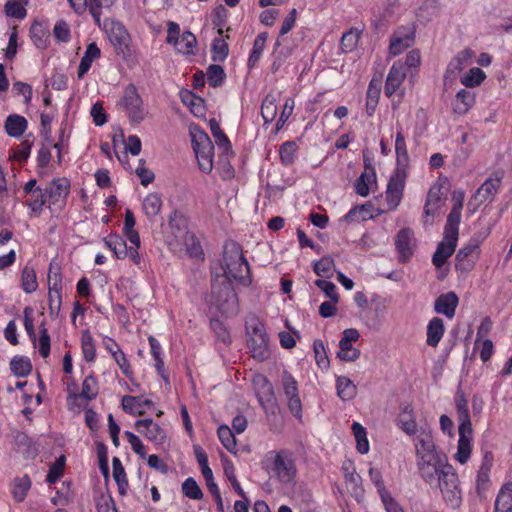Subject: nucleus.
I'll list each match as a JSON object with an SVG mask.
<instances>
[{
  "label": "nucleus",
  "instance_id": "38",
  "mask_svg": "<svg viewBox=\"0 0 512 512\" xmlns=\"http://www.w3.org/2000/svg\"><path fill=\"white\" fill-rule=\"evenodd\" d=\"M473 54V51L470 49H464L457 53V55L450 61L447 72L456 74L462 71L470 62Z\"/></svg>",
  "mask_w": 512,
  "mask_h": 512
},
{
  "label": "nucleus",
  "instance_id": "23",
  "mask_svg": "<svg viewBox=\"0 0 512 512\" xmlns=\"http://www.w3.org/2000/svg\"><path fill=\"white\" fill-rule=\"evenodd\" d=\"M252 382L257 399L263 407L265 406V403H269L274 399L273 386L264 375H255Z\"/></svg>",
  "mask_w": 512,
  "mask_h": 512
},
{
  "label": "nucleus",
  "instance_id": "20",
  "mask_svg": "<svg viewBox=\"0 0 512 512\" xmlns=\"http://www.w3.org/2000/svg\"><path fill=\"white\" fill-rule=\"evenodd\" d=\"M45 189L48 200L56 204L65 201L70 191V183L66 178H57L52 180Z\"/></svg>",
  "mask_w": 512,
  "mask_h": 512
},
{
  "label": "nucleus",
  "instance_id": "36",
  "mask_svg": "<svg viewBox=\"0 0 512 512\" xmlns=\"http://www.w3.org/2000/svg\"><path fill=\"white\" fill-rule=\"evenodd\" d=\"M31 487V480L28 475L17 477L11 484V493L17 502H22L27 496Z\"/></svg>",
  "mask_w": 512,
  "mask_h": 512
},
{
  "label": "nucleus",
  "instance_id": "58",
  "mask_svg": "<svg viewBox=\"0 0 512 512\" xmlns=\"http://www.w3.org/2000/svg\"><path fill=\"white\" fill-rule=\"evenodd\" d=\"M47 200L46 189L39 188L31 194V198L27 205L33 212H40Z\"/></svg>",
  "mask_w": 512,
  "mask_h": 512
},
{
  "label": "nucleus",
  "instance_id": "22",
  "mask_svg": "<svg viewBox=\"0 0 512 512\" xmlns=\"http://www.w3.org/2000/svg\"><path fill=\"white\" fill-rule=\"evenodd\" d=\"M443 183L438 180L435 182L429 189L425 206L424 213L426 216H433L440 208L441 202L443 200Z\"/></svg>",
  "mask_w": 512,
  "mask_h": 512
},
{
  "label": "nucleus",
  "instance_id": "49",
  "mask_svg": "<svg viewBox=\"0 0 512 512\" xmlns=\"http://www.w3.org/2000/svg\"><path fill=\"white\" fill-rule=\"evenodd\" d=\"M22 288L26 293H33L38 287L36 274L33 268L25 266L21 274Z\"/></svg>",
  "mask_w": 512,
  "mask_h": 512
},
{
  "label": "nucleus",
  "instance_id": "46",
  "mask_svg": "<svg viewBox=\"0 0 512 512\" xmlns=\"http://www.w3.org/2000/svg\"><path fill=\"white\" fill-rule=\"evenodd\" d=\"M352 431L357 442V450L361 454L369 451V442L365 428L358 422L352 424Z\"/></svg>",
  "mask_w": 512,
  "mask_h": 512
},
{
  "label": "nucleus",
  "instance_id": "28",
  "mask_svg": "<svg viewBox=\"0 0 512 512\" xmlns=\"http://www.w3.org/2000/svg\"><path fill=\"white\" fill-rule=\"evenodd\" d=\"M494 509L495 512H512V482L505 483L500 488Z\"/></svg>",
  "mask_w": 512,
  "mask_h": 512
},
{
  "label": "nucleus",
  "instance_id": "13",
  "mask_svg": "<svg viewBox=\"0 0 512 512\" xmlns=\"http://www.w3.org/2000/svg\"><path fill=\"white\" fill-rule=\"evenodd\" d=\"M70 7L77 14H83L89 10L97 24L100 23L101 10L112 5L113 0H67Z\"/></svg>",
  "mask_w": 512,
  "mask_h": 512
},
{
  "label": "nucleus",
  "instance_id": "31",
  "mask_svg": "<svg viewBox=\"0 0 512 512\" xmlns=\"http://www.w3.org/2000/svg\"><path fill=\"white\" fill-rule=\"evenodd\" d=\"M398 425L406 434L413 435L417 431V423L410 405H404L398 417Z\"/></svg>",
  "mask_w": 512,
  "mask_h": 512
},
{
  "label": "nucleus",
  "instance_id": "45",
  "mask_svg": "<svg viewBox=\"0 0 512 512\" xmlns=\"http://www.w3.org/2000/svg\"><path fill=\"white\" fill-rule=\"evenodd\" d=\"M81 349L83 357L86 361L92 362L96 356L95 344L91 333L88 330L82 332L81 336Z\"/></svg>",
  "mask_w": 512,
  "mask_h": 512
},
{
  "label": "nucleus",
  "instance_id": "33",
  "mask_svg": "<svg viewBox=\"0 0 512 512\" xmlns=\"http://www.w3.org/2000/svg\"><path fill=\"white\" fill-rule=\"evenodd\" d=\"M337 395L343 400L348 401L357 395L356 385L346 376H339L336 379Z\"/></svg>",
  "mask_w": 512,
  "mask_h": 512
},
{
  "label": "nucleus",
  "instance_id": "64",
  "mask_svg": "<svg viewBox=\"0 0 512 512\" xmlns=\"http://www.w3.org/2000/svg\"><path fill=\"white\" fill-rule=\"evenodd\" d=\"M369 215L370 211L368 205L356 206L345 215V220L349 222H360L366 220Z\"/></svg>",
  "mask_w": 512,
  "mask_h": 512
},
{
  "label": "nucleus",
  "instance_id": "3",
  "mask_svg": "<svg viewBox=\"0 0 512 512\" xmlns=\"http://www.w3.org/2000/svg\"><path fill=\"white\" fill-rule=\"evenodd\" d=\"M116 106L126 115L133 125H138L143 122L149 114L148 107L145 105L134 84H129L123 89Z\"/></svg>",
  "mask_w": 512,
  "mask_h": 512
},
{
  "label": "nucleus",
  "instance_id": "51",
  "mask_svg": "<svg viewBox=\"0 0 512 512\" xmlns=\"http://www.w3.org/2000/svg\"><path fill=\"white\" fill-rule=\"evenodd\" d=\"M211 52L212 60L215 62H221L227 58L229 53L228 44L224 39L221 38V36L213 40Z\"/></svg>",
  "mask_w": 512,
  "mask_h": 512
},
{
  "label": "nucleus",
  "instance_id": "1",
  "mask_svg": "<svg viewBox=\"0 0 512 512\" xmlns=\"http://www.w3.org/2000/svg\"><path fill=\"white\" fill-rule=\"evenodd\" d=\"M224 290L227 295L234 297L231 287L233 281L242 286H249L252 283L250 267L243 255L242 247L235 241H227L223 251Z\"/></svg>",
  "mask_w": 512,
  "mask_h": 512
},
{
  "label": "nucleus",
  "instance_id": "60",
  "mask_svg": "<svg viewBox=\"0 0 512 512\" xmlns=\"http://www.w3.org/2000/svg\"><path fill=\"white\" fill-rule=\"evenodd\" d=\"M182 492L190 499L199 500L203 497V493L197 482L192 478H187L182 484Z\"/></svg>",
  "mask_w": 512,
  "mask_h": 512
},
{
  "label": "nucleus",
  "instance_id": "18",
  "mask_svg": "<svg viewBox=\"0 0 512 512\" xmlns=\"http://www.w3.org/2000/svg\"><path fill=\"white\" fill-rule=\"evenodd\" d=\"M395 245L401 262L408 261L414 250V235L410 229H402L398 232Z\"/></svg>",
  "mask_w": 512,
  "mask_h": 512
},
{
  "label": "nucleus",
  "instance_id": "29",
  "mask_svg": "<svg viewBox=\"0 0 512 512\" xmlns=\"http://www.w3.org/2000/svg\"><path fill=\"white\" fill-rule=\"evenodd\" d=\"M105 246L110 249L117 259H125L128 256V246L125 240L118 234H110L104 238Z\"/></svg>",
  "mask_w": 512,
  "mask_h": 512
},
{
  "label": "nucleus",
  "instance_id": "2",
  "mask_svg": "<svg viewBox=\"0 0 512 512\" xmlns=\"http://www.w3.org/2000/svg\"><path fill=\"white\" fill-rule=\"evenodd\" d=\"M263 468L281 484L294 482L297 468L293 453L286 449L269 451L264 460Z\"/></svg>",
  "mask_w": 512,
  "mask_h": 512
},
{
  "label": "nucleus",
  "instance_id": "21",
  "mask_svg": "<svg viewBox=\"0 0 512 512\" xmlns=\"http://www.w3.org/2000/svg\"><path fill=\"white\" fill-rule=\"evenodd\" d=\"M459 298L454 292H448L438 296L434 302V310L438 314H443L449 319L455 315Z\"/></svg>",
  "mask_w": 512,
  "mask_h": 512
},
{
  "label": "nucleus",
  "instance_id": "27",
  "mask_svg": "<svg viewBox=\"0 0 512 512\" xmlns=\"http://www.w3.org/2000/svg\"><path fill=\"white\" fill-rule=\"evenodd\" d=\"M101 55V50L95 42L88 44L78 67V78L81 79L89 71L94 60Z\"/></svg>",
  "mask_w": 512,
  "mask_h": 512
},
{
  "label": "nucleus",
  "instance_id": "43",
  "mask_svg": "<svg viewBox=\"0 0 512 512\" xmlns=\"http://www.w3.org/2000/svg\"><path fill=\"white\" fill-rule=\"evenodd\" d=\"M460 219L461 211L459 210V206L453 207L447 217L444 234L458 237Z\"/></svg>",
  "mask_w": 512,
  "mask_h": 512
},
{
  "label": "nucleus",
  "instance_id": "16",
  "mask_svg": "<svg viewBox=\"0 0 512 512\" xmlns=\"http://www.w3.org/2000/svg\"><path fill=\"white\" fill-rule=\"evenodd\" d=\"M406 77V69L400 61L395 62L389 70L386 78L384 93L391 97L402 85Z\"/></svg>",
  "mask_w": 512,
  "mask_h": 512
},
{
  "label": "nucleus",
  "instance_id": "10",
  "mask_svg": "<svg viewBox=\"0 0 512 512\" xmlns=\"http://www.w3.org/2000/svg\"><path fill=\"white\" fill-rule=\"evenodd\" d=\"M282 388L288 400L289 410L294 416L299 417L302 412V404L298 392V383L288 371H284L282 374Z\"/></svg>",
  "mask_w": 512,
  "mask_h": 512
},
{
  "label": "nucleus",
  "instance_id": "35",
  "mask_svg": "<svg viewBox=\"0 0 512 512\" xmlns=\"http://www.w3.org/2000/svg\"><path fill=\"white\" fill-rule=\"evenodd\" d=\"M108 37L115 47H121L128 40V32L122 23L112 21L108 28Z\"/></svg>",
  "mask_w": 512,
  "mask_h": 512
},
{
  "label": "nucleus",
  "instance_id": "19",
  "mask_svg": "<svg viewBox=\"0 0 512 512\" xmlns=\"http://www.w3.org/2000/svg\"><path fill=\"white\" fill-rule=\"evenodd\" d=\"M458 445L454 457L460 464L469 460L472 452V428H458Z\"/></svg>",
  "mask_w": 512,
  "mask_h": 512
},
{
  "label": "nucleus",
  "instance_id": "9",
  "mask_svg": "<svg viewBox=\"0 0 512 512\" xmlns=\"http://www.w3.org/2000/svg\"><path fill=\"white\" fill-rule=\"evenodd\" d=\"M360 337L358 330L354 328L345 329L342 333V338L339 341V351L337 357L343 361H355L360 356V350L353 346Z\"/></svg>",
  "mask_w": 512,
  "mask_h": 512
},
{
  "label": "nucleus",
  "instance_id": "56",
  "mask_svg": "<svg viewBox=\"0 0 512 512\" xmlns=\"http://www.w3.org/2000/svg\"><path fill=\"white\" fill-rule=\"evenodd\" d=\"M206 76L209 84L213 87L220 86L226 77L222 66L216 64H212L207 68Z\"/></svg>",
  "mask_w": 512,
  "mask_h": 512
},
{
  "label": "nucleus",
  "instance_id": "57",
  "mask_svg": "<svg viewBox=\"0 0 512 512\" xmlns=\"http://www.w3.org/2000/svg\"><path fill=\"white\" fill-rule=\"evenodd\" d=\"M296 151L297 147L294 142H284L279 149L281 162L286 166L291 165L295 160Z\"/></svg>",
  "mask_w": 512,
  "mask_h": 512
},
{
  "label": "nucleus",
  "instance_id": "17",
  "mask_svg": "<svg viewBox=\"0 0 512 512\" xmlns=\"http://www.w3.org/2000/svg\"><path fill=\"white\" fill-rule=\"evenodd\" d=\"M457 241L458 237L444 234L443 240L438 244L432 257V262L437 268L442 267L454 253Z\"/></svg>",
  "mask_w": 512,
  "mask_h": 512
},
{
  "label": "nucleus",
  "instance_id": "6",
  "mask_svg": "<svg viewBox=\"0 0 512 512\" xmlns=\"http://www.w3.org/2000/svg\"><path fill=\"white\" fill-rule=\"evenodd\" d=\"M192 146L198 160L199 168L204 173L213 169L214 146L209 136L202 130L191 131Z\"/></svg>",
  "mask_w": 512,
  "mask_h": 512
},
{
  "label": "nucleus",
  "instance_id": "53",
  "mask_svg": "<svg viewBox=\"0 0 512 512\" xmlns=\"http://www.w3.org/2000/svg\"><path fill=\"white\" fill-rule=\"evenodd\" d=\"M456 408L459 421L458 428H472L467 400H465L464 398L457 399Z\"/></svg>",
  "mask_w": 512,
  "mask_h": 512
},
{
  "label": "nucleus",
  "instance_id": "54",
  "mask_svg": "<svg viewBox=\"0 0 512 512\" xmlns=\"http://www.w3.org/2000/svg\"><path fill=\"white\" fill-rule=\"evenodd\" d=\"M334 261L331 257H322L314 264V272L322 278H330L333 275Z\"/></svg>",
  "mask_w": 512,
  "mask_h": 512
},
{
  "label": "nucleus",
  "instance_id": "32",
  "mask_svg": "<svg viewBox=\"0 0 512 512\" xmlns=\"http://www.w3.org/2000/svg\"><path fill=\"white\" fill-rule=\"evenodd\" d=\"M415 451H416V457L426 454V453H433L438 451L436 449V446L434 444L432 435L430 431L422 430L416 438L415 442Z\"/></svg>",
  "mask_w": 512,
  "mask_h": 512
},
{
  "label": "nucleus",
  "instance_id": "37",
  "mask_svg": "<svg viewBox=\"0 0 512 512\" xmlns=\"http://www.w3.org/2000/svg\"><path fill=\"white\" fill-rule=\"evenodd\" d=\"M395 152L397 165L399 167L405 168L409 163V155L407 151V146L405 142V138L402 133V128L400 127L396 133L395 138Z\"/></svg>",
  "mask_w": 512,
  "mask_h": 512
},
{
  "label": "nucleus",
  "instance_id": "39",
  "mask_svg": "<svg viewBox=\"0 0 512 512\" xmlns=\"http://www.w3.org/2000/svg\"><path fill=\"white\" fill-rule=\"evenodd\" d=\"M209 125L218 148L222 149L223 153L228 154L231 151V143L222 131L220 124L215 119H211Z\"/></svg>",
  "mask_w": 512,
  "mask_h": 512
},
{
  "label": "nucleus",
  "instance_id": "34",
  "mask_svg": "<svg viewBox=\"0 0 512 512\" xmlns=\"http://www.w3.org/2000/svg\"><path fill=\"white\" fill-rule=\"evenodd\" d=\"M163 205L162 199L158 193L148 194L142 203V208L145 215L153 220L161 211Z\"/></svg>",
  "mask_w": 512,
  "mask_h": 512
},
{
  "label": "nucleus",
  "instance_id": "55",
  "mask_svg": "<svg viewBox=\"0 0 512 512\" xmlns=\"http://www.w3.org/2000/svg\"><path fill=\"white\" fill-rule=\"evenodd\" d=\"M485 77V73L480 68L474 67L461 78V83L466 87H476L481 84Z\"/></svg>",
  "mask_w": 512,
  "mask_h": 512
},
{
  "label": "nucleus",
  "instance_id": "12",
  "mask_svg": "<svg viewBox=\"0 0 512 512\" xmlns=\"http://www.w3.org/2000/svg\"><path fill=\"white\" fill-rule=\"evenodd\" d=\"M501 181L502 174L499 172H496L493 176L486 179V181L477 189L468 205H471L472 201H476L477 205L484 202H492L495 195L498 193Z\"/></svg>",
  "mask_w": 512,
  "mask_h": 512
},
{
  "label": "nucleus",
  "instance_id": "44",
  "mask_svg": "<svg viewBox=\"0 0 512 512\" xmlns=\"http://www.w3.org/2000/svg\"><path fill=\"white\" fill-rule=\"evenodd\" d=\"M376 175L374 170L370 172H363L360 177L355 181V190L356 193L362 197H366L369 195V184L375 181Z\"/></svg>",
  "mask_w": 512,
  "mask_h": 512
},
{
  "label": "nucleus",
  "instance_id": "59",
  "mask_svg": "<svg viewBox=\"0 0 512 512\" xmlns=\"http://www.w3.org/2000/svg\"><path fill=\"white\" fill-rule=\"evenodd\" d=\"M122 408L131 415H142L144 411L140 409V397L125 395L122 398Z\"/></svg>",
  "mask_w": 512,
  "mask_h": 512
},
{
  "label": "nucleus",
  "instance_id": "47",
  "mask_svg": "<svg viewBox=\"0 0 512 512\" xmlns=\"http://www.w3.org/2000/svg\"><path fill=\"white\" fill-rule=\"evenodd\" d=\"M11 371L18 377H25L30 374L32 364L28 358L14 357L10 362Z\"/></svg>",
  "mask_w": 512,
  "mask_h": 512
},
{
  "label": "nucleus",
  "instance_id": "4",
  "mask_svg": "<svg viewBox=\"0 0 512 512\" xmlns=\"http://www.w3.org/2000/svg\"><path fill=\"white\" fill-rule=\"evenodd\" d=\"M438 486L442 493L445 503L457 509L462 504V492L459 485L458 475L451 464L444 466L436 474V481L433 483Z\"/></svg>",
  "mask_w": 512,
  "mask_h": 512
},
{
  "label": "nucleus",
  "instance_id": "15",
  "mask_svg": "<svg viewBox=\"0 0 512 512\" xmlns=\"http://www.w3.org/2000/svg\"><path fill=\"white\" fill-rule=\"evenodd\" d=\"M404 190V177L399 173L391 176L386 189V201L389 210H395L401 202Z\"/></svg>",
  "mask_w": 512,
  "mask_h": 512
},
{
  "label": "nucleus",
  "instance_id": "42",
  "mask_svg": "<svg viewBox=\"0 0 512 512\" xmlns=\"http://www.w3.org/2000/svg\"><path fill=\"white\" fill-rule=\"evenodd\" d=\"M360 30L357 28H351L349 31L345 32L340 41V48L343 53L352 52L358 44L360 39Z\"/></svg>",
  "mask_w": 512,
  "mask_h": 512
},
{
  "label": "nucleus",
  "instance_id": "25",
  "mask_svg": "<svg viewBox=\"0 0 512 512\" xmlns=\"http://www.w3.org/2000/svg\"><path fill=\"white\" fill-rule=\"evenodd\" d=\"M475 103V94L469 90L461 89L455 96L452 103L453 111L456 114H466Z\"/></svg>",
  "mask_w": 512,
  "mask_h": 512
},
{
  "label": "nucleus",
  "instance_id": "8",
  "mask_svg": "<svg viewBox=\"0 0 512 512\" xmlns=\"http://www.w3.org/2000/svg\"><path fill=\"white\" fill-rule=\"evenodd\" d=\"M415 41V27L413 25L399 27L391 36L389 51L393 56L401 54L410 48Z\"/></svg>",
  "mask_w": 512,
  "mask_h": 512
},
{
  "label": "nucleus",
  "instance_id": "30",
  "mask_svg": "<svg viewBox=\"0 0 512 512\" xmlns=\"http://www.w3.org/2000/svg\"><path fill=\"white\" fill-rule=\"evenodd\" d=\"M4 127L9 136L18 138L25 132L27 120L23 116L12 114L7 117Z\"/></svg>",
  "mask_w": 512,
  "mask_h": 512
},
{
  "label": "nucleus",
  "instance_id": "11",
  "mask_svg": "<svg viewBox=\"0 0 512 512\" xmlns=\"http://www.w3.org/2000/svg\"><path fill=\"white\" fill-rule=\"evenodd\" d=\"M479 237H472L456 254V267L460 269H469L480 254Z\"/></svg>",
  "mask_w": 512,
  "mask_h": 512
},
{
  "label": "nucleus",
  "instance_id": "63",
  "mask_svg": "<svg viewBox=\"0 0 512 512\" xmlns=\"http://www.w3.org/2000/svg\"><path fill=\"white\" fill-rule=\"evenodd\" d=\"M228 11L224 6L217 7L212 15V24L217 27L219 36L223 35V28L227 22Z\"/></svg>",
  "mask_w": 512,
  "mask_h": 512
},
{
  "label": "nucleus",
  "instance_id": "40",
  "mask_svg": "<svg viewBox=\"0 0 512 512\" xmlns=\"http://www.w3.org/2000/svg\"><path fill=\"white\" fill-rule=\"evenodd\" d=\"M197 45V39L194 34L190 31H185L179 41H176L175 49L185 55L195 54V47Z\"/></svg>",
  "mask_w": 512,
  "mask_h": 512
},
{
  "label": "nucleus",
  "instance_id": "41",
  "mask_svg": "<svg viewBox=\"0 0 512 512\" xmlns=\"http://www.w3.org/2000/svg\"><path fill=\"white\" fill-rule=\"evenodd\" d=\"M267 38L268 35L265 32L258 34L257 37L255 38L251 53L248 58V66L250 68L254 67L259 61L264 51Z\"/></svg>",
  "mask_w": 512,
  "mask_h": 512
},
{
  "label": "nucleus",
  "instance_id": "5",
  "mask_svg": "<svg viewBox=\"0 0 512 512\" xmlns=\"http://www.w3.org/2000/svg\"><path fill=\"white\" fill-rule=\"evenodd\" d=\"M416 464L421 479L430 486L436 481V474L449 464L442 451L426 453L416 457Z\"/></svg>",
  "mask_w": 512,
  "mask_h": 512
},
{
  "label": "nucleus",
  "instance_id": "62",
  "mask_svg": "<svg viewBox=\"0 0 512 512\" xmlns=\"http://www.w3.org/2000/svg\"><path fill=\"white\" fill-rule=\"evenodd\" d=\"M62 290L50 289L48 293L49 312L51 316H58L62 304Z\"/></svg>",
  "mask_w": 512,
  "mask_h": 512
},
{
  "label": "nucleus",
  "instance_id": "14",
  "mask_svg": "<svg viewBox=\"0 0 512 512\" xmlns=\"http://www.w3.org/2000/svg\"><path fill=\"white\" fill-rule=\"evenodd\" d=\"M136 430L143 434L149 441L160 445L163 444L166 439V433L164 429L155 423L152 419H141L135 422Z\"/></svg>",
  "mask_w": 512,
  "mask_h": 512
},
{
  "label": "nucleus",
  "instance_id": "48",
  "mask_svg": "<svg viewBox=\"0 0 512 512\" xmlns=\"http://www.w3.org/2000/svg\"><path fill=\"white\" fill-rule=\"evenodd\" d=\"M113 477L118 485L120 494H125L128 487V481L121 461L118 458H113Z\"/></svg>",
  "mask_w": 512,
  "mask_h": 512
},
{
  "label": "nucleus",
  "instance_id": "24",
  "mask_svg": "<svg viewBox=\"0 0 512 512\" xmlns=\"http://www.w3.org/2000/svg\"><path fill=\"white\" fill-rule=\"evenodd\" d=\"M175 238L182 242L183 248L179 252H185L190 257L199 258L203 255V250L197 237L189 231H184L180 235H175Z\"/></svg>",
  "mask_w": 512,
  "mask_h": 512
},
{
  "label": "nucleus",
  "instance_id": "7",
  "mask_svg": "<svg viewBox=\"0 0 512 512\" xmlns=\"http://www.w3.org/2000/svg\"><path fill=\"white\" fill-rule=\"evenodd\" d=\"M248 348L252 357L258 361H264L269 358L270 350L268 347V336L265 326L259 320H254L248 326Z\"/></svg>",
  "mask_w": 512,
  "mask_h": 512
},
{
  "label": "nucleus",
  "instance_id": "61",
  "mask_svg": "<svg viewBox=\"0 0 512 512\" xmlns=\"http://www.w3.org/2000/svg\"><path fill=\"white\" fill-rule=\"evenodd\" d=\"M65 457L60 456L50 467L46 481L50 484L57 482L63 475Z\"/></svg>",
  "mask_w": 512,
  "mask_h": 512
},
{
  "label": "nucleus",
  "instance_id": "50",
  "mask_svg": "<svg viewBox=\"0 0 512 512\" xmlns=\"http://www.w3.org/2000/svg\"><path fill=\"white\" fill-rule=\"evenodd\" d=\"M218 437L223 446L229 451V452H235L236 451V438L234 436L233 431L227 426V425H221L218 428Z\"/></svg>",
  "mask_w": 512,
  "mask_h": 512
},
{
  "label": "nucleus",
  "instance_id": "52",
  "mask_svg": "<svg viewBox=\"0 0 512 512\" xmlns=\"http://www.w3.org/2000/svg\"><path fill=\"white\" fill-rule=\"evenodd\" d=\"M98 394V383L97 380L92 376H87L82 383V391L79 397L85 400H92L97 397Z\"/></svg>",
  "mask_w": 512,
  "mask_h": 512
},
{
  "label": "nucleus",
  "instance_id": "26",
  "mask_svg": "<svg viewBox=\"0 0 512 512\" xmlns=\"http://www.w3.org/2000/svg\"><path fill=\"white\" fill-rule=\"evenodd\" d=\"M445 332L444 322L439 317L432 318L427 325L426 343L428 346L437 347Z\"/></svg>",
  "mask_w": 512,
  "mask_h": 512
}]
</instances>
